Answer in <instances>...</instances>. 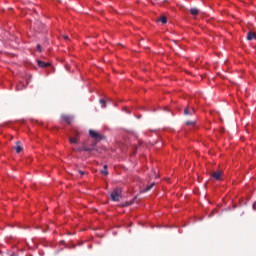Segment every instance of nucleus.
Instances as JSON below:
<instances>
[{
    "label": "nucleus",
    "mask_w": 256,
    "mask_h": 256,
    "mask_svg": "<svg viewBox=\"0 0 256 256\" xmlns=\"http://www.w3.org/2000/svg\"><path fill=\"white\" fill-rule=\"evenodd\" d=\"M61 119H63V121H65L68 125H71V122L73 121V117L69 115H62Z\"/></svg>",
    "instance_id": "5"
},
{
    "label": "nucleus",
    "mask_w": 256,
    "mask_h": 256,
    "mask_svg": "<svg viewBox=\"0 0 256 256\" xmlns=\"http://www.w3.org/2000/svg\"><path fill=\"white\" fill-rule=\"evenodd\" d=\"M222 175L223 173L221 171H217V172H213L211 176L213 177V179H216V181H219Z\"/></svg>",
    "instance_id": "7"
},
{
    "label": "nucleus",
    "mask_w": 256,
    "mask_h": 256,
    "mask_svg": "<svg viewBox=\"0 0 256 256\" xmlns=\"http://www.w3.org/2000/svg\"><path fill=\"white\" fill-rule=\"evenodd\" d=\"M101 174L105 176L109 175V172L107 171V165H104L103 170L101 171Z\"/></svg>",
    "instance_id": "12"
},
{
    "label": "nucleus",
    "mask_w": 256,
    "mask_h": 256,
    "mask_svg": "<svg viewBox=\"0 0 256 256\" xmlns=\"http://www.w3.org/2000/svg\"><path fill=\"white\" fill-rule=\"evenodd\" d=\"M23 89H25V85H23V84H20V85L16 86L17 91H23Z\"/></svg>",
    "instance_id": "13"
},
{
    "label": "nucleus",
    "mask_w": 256,
    "mask_h": 256,
    "mask_svg": "<svg viewBox=\"0 0 256 256\" xmlns=\"http://www.w3.org/2000/svg\"><path fill=\"white\" fill-rule=\"evenodd\" d=\"M159 21H161V17H159L158 19H157V22L159 23Z\"/></svg>",
    "instance_id": "21"
},
{
    "label": "nucleus",
    "mask_w": 256,
    "mask_h": 256,
    "mask_svg": "<svg viewBox=\"0 0 256 256\" xmlns=\"http://www.w3.org/2000/svg\"><path fill=\"white\" fill-rule=\"evenodd\" d=\"M155 187V182L151 183L150 185L146 186L145 188H143L140 193H148V191L152 188Z\"/></svg>",
    "instance_id": "8"
},
{
    "label": "nucleus",
    "mask_w": 256,
    "mask_h": 256,
    "mask_svg": "<svg viewBox=\"0 0 256 256\" xmlns=\"http://www.w3.org/2000/svg\"><path fill=\"white\" fill-rule=\"evenodd\" d=\"M76 151H78L79 153H81V151H89V152H91V151H93V148H90L85 143H83V145L78 147L76 149Z\"/></svg>",
    "instance_id": "4"
},
{
    "label": "nucleus",
    "mask_w": 256,
    "mask_h": 256,
    "mask_svg": "<svg viewBox=\"0 0 256 256\" xmlns=\"http://www.w3.org/2000/svg\"><path fill=\"white\" fill-rule=\"evenodd\" d=\"M62 37H63V39H65V41H69V36L63 35Z\"/></svg>",
    "instance_id": "19"
},
{
    "label": "nucleus",
    "mask_w": 256,
    "mask_h": 256,
    "mask_svg": "<svg viewBox=\"0 0 256 256\" xmlns=\"http://www.w3.org/2000/svg\"><path fill=\"white\" fill-rule=\"evenodd\" d=\"M161 23H162V25H165V23H167V17L166 16L161 17Z\"/></svg>",
    "instance_id": "14"
},
{
    "label": "nucleus",
    "mask_w": 256,
    "mask_h": 256,
    "mask_svg": "<svg viewBox=\"0 0 256 256\" xmlns=\"http://www.w3.org/2000/svg\"><path fill=\"white\" fill-rule=\"evenodd\" d=\"M37 65L43 69V68H45V67H50V66H51V63H49V62H43V61H41V60H37Z\"/></svg>",
    "instance_id": "6"
},
{
    "label": "nucleus",
    "mask_w": 256,
    "mask_h": 256,
    "mask_svg": "<svg viewBox=\"0 0 256 256\" xmlns=\"http://www.w3.org/2000/svg\"><path fill=\"white\" fill-rule=\"evenodd\" d=\"M16 153H21V151H23V148L21 147V142H16Z\"/></svg>",
    "instance_id": "10"
},
{
    "label": "nucleus",
    "mask_w": 256,
    "mask_h": 256,
    "mask_svg": "<svg viewBox=\"0 0 256 256\" xmlns=\"http://www.w3.org/2000/svg\"><path fill=\"white\" fill-rule=\"evenodd\" d=\"M186 125H195V121H187Z\"/></svg>",
    "instance_id": "17"
},
{
    "label": "nucleus",
    "mask_w": 256,
    "mask_h": 256,
    "mask_svg": "<svg viewBox=\"0 0 256 256\" xmlns=\"http://www.w3.org/2000/svg\"><path fill=\"white\" fill-rule=\"evenodd\" d=\"M36 49L41 53V44H37Z\"/></svg>",
    "instance_id": "18"
},
{
    "label": "nucleus",
    "mask_w": 256,
    "mask_h": 256,
    "mask_svg": "<svg viewBox=\"0 0 256 256\" xmlns=\"http://www.w3.org/2000/svg\"><path fill=\"white\" fill-rule=\"evenodd\" d=\"M184 115H191V112L189 111V108H186L184 110Z\"/></svg>",
    "instance_id": "15"
},
{
    "label": "nucleus",
    "mask_w": 256,
    "mask_h": 256,
    "mask_svg": "<svg viewBox=\"0 0 256 256\" xmlns=\"http://www.w3.org/2000/svg\"><path fill=\"white\" fill-rule=\"evenodd\" d=\"M190 13H191V15H198V14H199V9H197V8H191V9H190Z\"/></svg>",
    "instance_id": "11"
},
{
    "label": "nucleus",
    "mask_w": 256,
    "mask_h": 256,
    "mask_svg": "<svg viewBox=\"0 0 256 256\" xmlns=\"http://www.w3.org/2000/svg\"><path fill=\"white\" fill-rule=\"evenodd\" d=\"M89 135L92 139H95V141H101V139H103V135L95 130H89Z\"/></svg>",
    "instance_id": "3"
},
{
    "label": "nucleus",
    "mask_w": 256,
    "mask_h": 256,
    "mask_svg": "<svg viewBox=\"0 0 256 256\" xmlns=\"http://www.w3.org/2000/svg\"><path fill=\"white\" fill-rule=\"evenodd\" d=\"M100 103H101V105H102V107H105V104L107 103L104 99H101L100 100Z\"/></svg>",
    "instance_id": "16"
},
{
    "label": "nucleus",
    "mask_w": 256,
    "mask_h": 256,
    "mask_svg": "<svg viewBox=\"0 0 256 256\" xmlns=\"http://www.w3.org/2000/svg\"><path fill=\"white\" fill-rule=\"evenodd\" d=\"M73 136L69 137V143H71V145H78L79 144V132L78 131H74Z\"/></svg>",
    "instance_id": "2"
},
{
    "label": "nucleus",
    "mask_w": 256,
    "mask_h": 256,
    "mask_svg": "<svg viewBox=\"0 0 256 256\" xmlns=\"http://www.w3.org/2000/svg\"><path fill=\"white\" fill-rule=\"evenodd\" d=\"M78 173H79L80 175H85V174H86V172H85V171H82V170H78Z\"/></svg>",
    "instance_id": "20"
},
{
    "label": "nucleus",
    "mask_w": 256,
    "mask_h": 256,
    "mask_svg": "<svg viewBox=\"0 0 256 256\" xmlns=\"http://www.w3.org/2000/svg\"><path fill=\"white\" fill-rule=\"evenodd\" d=\"M110 199L112 201H120L121 199V189H115L110 193Z\"/></svg>",
    "instance_id": "1"
},
{
    "label": "nucleus",
    "mask_w": 256,
    "mask_h": 256,
    "mask_svg": "<svg viewBox=\"0 0 256 256\" xmlns=\"http://www.w3.org/2000/svg\"><path fill=\"white\" fill-rule=\"evenodd\" d=\"M247 39H248V41H253V39H256L255 32H248Z\"/></svg>",
    "instance_id": "9"
}]
</instances>
